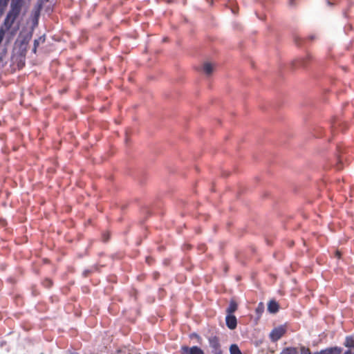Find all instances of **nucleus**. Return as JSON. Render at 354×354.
Segmentation results:
<instances>
[{"label":"nucleus","mask_w":354,"mask_h":354,"mask_svg":"<svg viewBox=\"0 0 354 354\" xmlns=\"http://www.w3.org/2000/svg\"><path fill=\"white\" fill-rule=\"evenodd\" d=\"M19 13V8L17 6L12 7V9L8 12L7 16L4 20L3 28L6 30H8L14 24L15 19Z\"/></svg>","instance_id":"1"},{"label":"nucleus","mask_w":354,"mask_h":354,"mask_svg":"<svg viewBox=\"0 0 354 354\" xmlns=\"http://www.w3.org/2000/svg\"><path fill=\"white\" fill-rule=\"evenodd\" d=\"M285 328L283 326H279L273 329L270 334V337L272 341L275 342L280 339L283 334L285 333Z\"/></svg>","instance_id":"2"},{"label":"nucleus","mask_w":354,"mask_h":354,"mask_svg":"<svg viewBox=\"0 0 354 354\" xmlns=\"http://www.w3.org/2000/svg\"><path fill=\"white\" fill-rule=\"evenodd\" d=\"M181 354H204L203 351L198 346H183L181 348Z\"/></svg>","instance_id":"3"},{"label":"nucleus","mask_w":354,"mask_h":354,"mask_svg":"<svg viewBox=\"0 0 354 354\" xmlns=\"http://www.w3.org/2000/svg\"><path fill=\"white\" fill-rule=\"evenodd\" d=\"M225 322L227 326L233 330L236 327L237 320L234 315H227L225 317Z\"/></svg>","instance_id":"4"},{"label":"nucleus","mask_w":354,"mask_h":354,"mask_svg":"<svg viewBox=\"0 0 354 354\" xmlns=\"http://www.w3.org/2000/svg\"><path fill=\"white\" fill-rule=\"evenodd\" d=\"M341 353L342 348L340 347L335 346L315 353V354H340Z\"/></svg>","instance_id":"5"},{"label":"nucleus","mask_w":354,"mask_h":354,"mask_svg":"<svg viewBox=\"0 0 354 354\" xmlns=\"http://www.w3.org/2000/svg\"><path fill=\"white\" fill-rule=\"evenodd\" d=\"M215 68V64L211 62H206L203 65V70L205 75H210Z\"/></svg>","instance_id":"6"},{"label":"nucleus","mask_w":354,"mask_h":354,"mask_svg":"<svg viewBox=\"0 0 354 354\" xmlns=\"http://www.w3.org/2000/svg\"><path fill=\"white\" fill-rule=\"evenodd\" d=\"M279 310V305L274 301H270L268 304V310L270 313H275Z\"/></svg>","instance_id":"7"},{"label":"nucleus","mask_w":354,"mask_h":354,"mask_svg":"<svg viewBox=\"0 0 354 354\" xmlns=\"http://www.w3.org/2000/svg\"><path fill=\"white\" fill-rule=\"evenodd\" d=\"M236 309L237 304L234 300H232L230 302L228 308L226 309V313L227 315H233Z\"/></svg>","instance_id":"8"},{"label":"nucleus","mask_w":354,"mask_h":354,"mask_svg":"<svg viewBox=\"0 0 354 354\" xmlns=\"http://www.w3.org/2000/svg\"><path fill=\"white\" fill-rule=\"evenodd\" d=\"M344 346L348 348H354V339L352 337H346Z\"/></svg>","instance_id":"9"},{"label":"nucleus","mask_w":354,"mask_h":354,"mask_svg":"<svg viewBox=\"0 0 354 354\" xmlns=\"http://www.w3.org/2000/svg\"><path fill=\"white\" fill-rule=\"evenodd\" d=\"M280 354H298L295 348L289 347L283 349Z\"/></svg>","instance_id":"10"},{"label":"nucleus","mask_w":354,"mask_h":354,"mask_svg":"<svg viewBox=\"0 0 354 354\" xmlns=\"http://www.w3.org/2000/svg\"><path fill=\"white\" fill-rule=\"evenodd\" d=\"M209 344L210 346L214 348V350H216V348H220L219 343L216 338H212L209 339Z\"/></svg>","instance_id":"11"},{"label":"nucleus","mask_w":354,"mask_h":354,"mask_svg":"<svg viewBox=\"0 0 354 354\" xmlns=\"http://www.w3.org/2000/svg\"><path fill=\"white\" fill-rule=\"evenodd\" d=\"M230 352V354H242L238 346L236 344L231 345Z\"/></svg>","instance_id":"12"},{"label":"nucleus","mask_w":354,"mask_h":354,"mask_svg":"<svg viewBox=\"0 0 354 354\" xmlns=\"http://www.w3.org/2000/svg\"><path fill=\"white\" fill-rule=\"evenodd\" d=\"M263 309H264V306H263V303H260L258 305V307L257 308L256 311L257 313L261 315L263 313Z\"/></svg>","instance_id":"13"},{"label":"nucleus","mask_w":354,"mask_h":354,"mask_svg":"<svg viewBox=\"0 0 354 354\" xmlns=\"http://www.w3.org/2000/svg\"><path fill=\"white\" fill-rule=\"evenodd\" d=\"M39 41H43L44 39L41 37H40L39 39H36L34 41V48H33L34 53L36 52L37 46L39 45Z\"/></svg>","instance_id":"14"},{"label":"nucleus","mask_w":354,"mask_h":354,"mask_svg":"<svg viewBox=\"0 0 354 354\" xmlns=\"http://www.w3.org/2000/svg\"><path fill=\"white\" fill-rule=\"evenodd\" d=\"M214 354H222V351L220 348H216V350L212 351Z\"/></svg>","instance_id":"15"},{"label":"nucleus","mask_w":354,"mask_h":354,"mask_svg":"<svg viewBox=\"0 0 354 354\" xmlns=\"http://www.w3.org/2000/svg\"><path fill=\"white\" fill-rule=\"evenodd\" d=\"M344 354H354V351H352V349H349L348 351H346Z\"/></svg>","instance_id":"16"},{"label":"nucleus","mask_w":354,"mask_h":354,"mask_svg":"<svg viewBox=\"0 0 354 354\" xmlns=\"http://www.w3.org/2000/svg\"><path fill=\"white\" fill-rule=\"evenodd\" d=\"M335 255H336V257H337V258H339V257H340V256H341V254H340V252H338V251H337V252H336Z\"/></svg>","instance_id":"17"},{"label":"nucleus","mask_w":354,"mask_h":354,"mask_svg":"<svg viewBox=\"0 0 354 354\" xmlns=\"http://www.w3.org/2000/svg\"><path fill=\"white\" fill-rule=\"evenodd\" d=\"M41 3H45V2L48 1V0H41Z\"/></svg>","instance_id":"18"}]
</instances>
